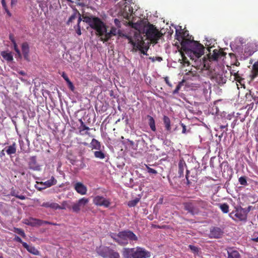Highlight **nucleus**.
Instances as JSON below:
<instances>
[{
	"instance_id": "f257e3e1",
	"label": "nucleus",
	"mask_w": 258,
	"mask_h": 258,
	"mask_svg": "<svg viewBox=\"0 0 258 258\" xmlns=\"http://www.w3.org/2000/svg\"><path fill=\"white\" fill-rule=\"evenodd\" d=\"M181 48L188 54L190 59L197 63L198 60L204 54L205 47L203 45L194 40H186L181 44Z\"/></svg>"
},
{
	"instance_id": "f03ea898",
	"label": "nucleus",
	"mask_w": 258,
	"mask_h": 258,
	"mask_svg": "<svg viewBox=\"0 0 258 258\" xmlns=\"http://www.w3.org/2000/svg\"><path fill=\"white\" fill-rule=\"evenodd\" d=\"M83 19L84 22L96 31L100 38L103 36L104 33L106 31V25L100 18L93 16H86L83 17Z\"/></svg>"
},
{
	"instance_id": "7ed1b4c3",
	"label": "nucleus",
	"mask_w": 258,
	"mask_h": 258,
	"mask_svg": "<svg viewBox=\"0 0 258 258\" xmlns=\"http://www.w3.org/2000/svg\"><path fill=\"white\" fill-rule=\"evenodd\" d=\"M144 31L146 36L150 43L156 44L158 39L161 37V33L153 24L148 23V25L145 26Z\"/></svg>"
},
{
	"instance_id": "20e7f679",
	"label": "nucleus",
	"mask_w": 258,
	"mask_h": 258,
	"mask_svg": "<svg viewBox=\"0 0 258 258\" xmlns=\"http://www.w3.org/2000/svg\"><path fill=\"white\" fill-rule=\"evenodd\" d=\"M127 39L128 42L133 45L134 49L140 50L141 53L144 54H146V52L148 50L149 46L148 44H145L142 37L136 36L135 41H134L131 37H127Z\"/></svg>"
},
{
	"instance_id": "39448f33",
	"label": "nucleus",
	"mask_w": 258,
	"mask_h": 258,
	"mask_svg": "<svg viewBox=\"0 0 258 258\" xmlns=\"http://www.w3.org/2000/svg\"><path fill=\"white\" fill-rule=\"evenodd\" d=\"M120 237L119 245H125L128 243V241H137L138 238L136 234L129 230L120 231L118 233Z\"/></svg>"
},
{
	"instance_id": "423d86ee",
	"label": "nucleus",
	"mask_w": 258,
	"mask_h": 258,
	"mask_svg": "<svg viewBox=\"0 0 258 258\" xmlns=\"http://www.w3.org/2000/svg\"><path fill=\"white\" fill-rule=\"evenodd\" d=\"M229 216L235 221H246L247 213L242 208L236 209L229 214Z\"/></svg>"
},
{
	"instance_id": "0eeeda50",
	"label": "nucleus",
	"mask_w": 258,
	"mask_h": 258,
	"mask_svg": "<svg viewBox=\"0 0 258 258\" xmlns=\"http://www.w3.org/2000/svg\"><path fill=\"white\" fill-rule=\"evenodd\" d=\"M99 253L104 258H120L118 252L108 247L102 248L99 251Z\"/></svg>"
},
{
	"instance_id": "6e6552de",
	"label": "nucleus",
	"mask_w": 258,
	"mask_h": 258,
	"mask_svg": "<svg viewBox=\"0 0 258 258\" xmlns=\"http://www.w3.org/2000/svg\"><path fill=\"white\" fill-rule=\"evenodd\" d=\"M93 203L97 206H103L105 208H108L111 204L109 199L100 196H95L93 199Z\"/></svg>"
},
{
	"instance_id": "1a4fd4ad",
	"label": "nucleus",
	"mask_w": 258,
	"mask_h": 258,
	"mask_svg": "<svg viewBox=\"0 0 258 258\" xmlns=\"http://www.w3.org/2000/svg\"><path fill=\"white\" fill-rule=\"evenodd\" d=\"M89 202V199L86 198H82L79 199L72 206V209L74 212L79 213L81 209L84 207Z\"/></svg>"
},
{
	"instance_id": "9d476101",
	"label": "nucleus",
	"mask_w": 258,
	"mask_h": 258,
	"mask_svg": "<svg viewBox=\"0 0 258 258\" xmlns=\"http://www.w3.org/2000/svg\"><path fill=\"white\" fill-rule=\"evenodd\" d=\"M184 209L187 211L192 215L197 214L199 213L200 210L197 203V201L194 203H185L184 204Z\"/></svg>"
},
{
	"instance_id": "9b49d317",
	"label": "nucleus",
	"mask_w": 258,
	"mask_h": 258,
	"mask_svg": "<svg viewBox=\"0 0 258 258\" xmlns=\"http://www.w3.org/2000/svg\"><path fill=\"white\" fill-rule=\"evenodd\" d=\"M150 256V252L138 247L134 248V258H148Z\"/></svg>"
},
{
	"instance_id": "f8f14e48",
	"label": "nucleus",
	"mask_w": 258,
	"mask_h": 258,
	"mask_svg": "<svg viewBox=\"0 0 258 258\" xmlns=\"http://www.w3.org/2000/svg\"><path fill=\"white\" fill-rule=\"evenodd\" d=\"M117 32L118 30L115 27H112L109 32H107V29H106V31L104 33L103 36L100 38V40L104 43L107 42L113 36H116Z\"/></svg>"
},
{
	"instance_id": "ddd939ff",
	"label": "nucleus",
	"mask_w": 258,
	"mask_h": 258,
	"mask_svg": "<svg viewBox=\"0 0 258 258\" xmlns=\"http://www.w3.org/2000/svg\"><path fill=\"white\" fill-rule=\"evenodd\" d=\"M175 36L176 39L180 41V44H182V42L186 40H191V36L189 38H188L189 36L188 31L187 30H184L182 33L179 32L178 30H176L175 31Z\"/></svg>"
},
{
	"instance_id": "4468645a",
	"label": "nucleus",
	"mask_w": 258,
	"mask_h": 258,
	"mask_svg": "<svg viewBox=\"0 0 258 258\" xmlns=\"http://www.w3.org/2000/svg\"><path fill=\"white\" fill-rule=\"evenodd\" d=\"M223 232L221 228L214 227L210 230L209 236L210 238H219L223 235Z\"/></svg>"
},
{
	"instance_id": "2eb2a0df",
	"label": "nucleus",
	"mask_w": 258,
	"mask_h": 258,
	"mask_svg": "<svg viewBox=\"0 0 258 258\" xmlns=\"http://www.w3.org/2000/svg\"><path fill=\"white\" fill-rule=\"evenodd\" d=\"M74 186L75 189L78 194L81 195H85L87 194V188L82 182H76L75 184H74Z\"/></svg>"
},
{
	"instance_id": "dca6fc26",
	"label": "nucleus",
	"mask_w": 258,
	"mask_h": 258,
	"mask_svg": "<svg viewBox=\"0 0 258 258\" xmlns=\"http://www.w3.org/2000/svg\"><path fill=\"white\" fill-rule=\"evenodd\" d=\"M29 168L33 170H39L40 166L37 162L36 156H32L29 158L28 163Z\"/></svg>"
},
{
	"instance_id": "f3484780",
	"label": "nucleus",
	"mask_w": 258,
	"mask_h": 258,
	"mask_svg": "<svg viewBox=\"0 0 258 258\" xmlns=\"http://www.w3.org/2000/svg\"><path fill=\"white\" fill-rule=\"evenodd\" d=\"M175 29V27H174L173 25L171 24V25H169L168 23L166 24V26L162 27V36L163 35H167V36L171 37L172 34L173 33V29Z\"/></svg>"
},
{
	"instance_id": "a211bd4d",
	"label": "nucleus",
	"mask_w": 258,
	"mask_h": 258,
	"mask_svg": "<svg viewBox=\"0 0 258 258\" xmlns=\"http://www.w3.org/2000/svg\"><path fill=\"white\" fill-rule=\"evenodd\" d=\"M37 203L41 206L45 208H50L53 210H56L57 203L52 201L44 202L42 203L39 201H37Z\"/></svg>"
},
{
	"instance_id": "6ab92c4d",
	"label": "nucleus",
	"mask_w": 258,
	"mask_h": 258,
	"mask_svg": "<svg viewBox=\"0 0 258 258\" xmlns=\"http://www.w3.org/2000/svg\"><path fill=\"white\" fill-rule=\"evenodd\" d=\"M79 121L81 124L78 128L80 134L83 136L85 135H90V133L88 132V131L90 130V128L85 125L82 119H80Z\"/></svg>"
},
{
	"instance_id": "aec40b11",
	"label": "nucleus",
	"mask_w": 258,
	"mask_h": 258,
	"mask_svg": "<svg viewBox=\"0 0 258 258\" xmlns=\"http://www.w3.org/2000/svg\"><path fill=\"white\" fill-rule=\"evenodd\" d=\"M23 246L32 254L35 255H40V251L32 245H29L26 242H23Z\"/></svg>"
},
{
	"instance_id": "412c9836",
	"label": "nucleus",
	"mask_w": 258,
	"mask_h": 258,
	"mask_svg": "<svg viewBox=\"0 0 258 258\" xmlns=\"http://www.w3.org/2000/svg\"><path fill=\"white\" fill-rule=\"evenodd\" d=\"M22 51L24 55V58L29 61V46L27 42H25L22 44Z\"/></svg>"
},
{
	"instance_id": "4be33fe9",
	"label": "nucleus",
	"mask_w": 258,
	"mask_h": 258,
	"mask_svg": "<svg viewBox=\"0 0 258 258\" xmlns=\"http://www.w3.org/2000/svg\"><path fill=\"white\" fill-rule=\"evenodd\" d=\"M227 258H241L239 252L233 248H228L227 249Z\"/></svg>"
},
{
	"instance_id": "5701e85b",
	"label": "nucleus",
	"mask_w": 258,
	"mask_h": 258,
	"mask_svg": "<svg viewBox=\"0 0 258 258\" xmlns=\"http://www.w3.org/2000/svg\"><path fill=\"white\" fill-rule=\"evenodd\" d=\"M258 76V60L254 63L252 67L250 77L251 80Z\"/></svg>"
},
{
	"instance_id": "b1692460",
	"label": "nucleus",
	"mask_w": 258,
	"mask_h": 258,
	"mask_svg": "<svg viewBox=\"0 0 258 258\" xmlns=\"http://www.w3.org/2000/svg\"><path fill=\"white\" fill-rule=\"evenodd\" d=\"M124 258H134V248H125L122 251Z\"/></svg>"
},
{
	"instance_id": "393cba45",
	"label": "nucleus",
	"mask_w": 258,
	"mask_h": 258,
	"mask_svg": "<svg viewBox=\"0 0 258 258\" xmlns=\"http://www.w3.org/2000/svg\"><path fill=\"white\" fill-rule=\"evenodd\" d=\"M8 155H11L14 154L16 152L17 146L15 143H14L12 145L6 147L4 149Z\"/></svg>"
},
{
	"instance_id": "a878e982",
	"label": "nucleus",
	"mask_w": 258,
	"mask_h": 258,
	"mask_svg": "<svg viewBox=\"0 0 258 258\" xmlns=\"http://www.w3.org/2000/svg\"><path fill=\"white\" fill-rule=\"evenodd\" d=\"M186 166L185 162L183 160H180L178 163V173L179 175V177H183V172L184 170V167Z\"/></svg>"
},
{
	"instance_id": "bb28decb",
	"label": "nucleus",
	"mask_w": 258,
	"mask_h": 258,
	"mask_svg": "<svg viewBox=\"0 0 258 258\" xmlns=\"http://www.w3.org/2000/svg\"><path fill=\"white\" fill-rule=\"evenodd\" d=\"M90 148L93 150H100L101 148V145L100 142L95 139H93L90 143Z\"/></svg>"
},
{
	"instance_id": "cd10ccee",
	"label": "nucleus",
	"mask_w": 258,
	"mask_h": 258,
	"mask_svg": "<svg viewBox=\"0 0 258 258\" xmlns=\"http://www.w3.org/2000/svg\"><path fill=\"white\" fill-rule=\"evenodd\" d=\"M163 121L165 130L169 133H171V122L169 117L164 116L163 117Z\"/></svg>"
},
{
	"instance_id": "c85d7f7f",
	"label": "nucleus",
	"mask_w": 258,
	"mask_h": 258,
	"mask_svg": "<svg viewBox=\"0 0 258 258\" xmlns=\"http://www.w3.org/2000/svg\"><path fill=\"white\" fill-rule=\"evenodd\" d=\"M216 80L219 85H221L226 83L227 81V78L225 76L218 74L216 77Z\"/></svg>"
},
{
	"instance_id": "c756f323",
	"label": "nucleus",
	"mask_w": 258,
	"mask_h": 258,
	"mask_svg": "<svg viewBox=\"0 0 258 258\" xmlns=\"http://www.w3.org/2000/svg\"><path fill=\"white\" fill-rule=\"evenodd\" d=\"M1 55L8 61H11L13 60V56L11 52L3 51L1 52Z\"/></svg>"
},
{
	"instance_id": "7c9ffc66",
	"label": "nucleus",
	"mask_w": 258,
	"mask_h": 258,
	"mask_svg": "<svg viewBox=\"0 0 258 258\" xmlns=\"http://www.w3.org/2000/svg\"><path fill=\"white\" fill-rule=\"evenodd\" d=\"M208 55V59L210 61H213V60H217V59L219 56V53L217 50L215 49L213 51V53L212 54H211L210 53Z\"/></svg>"
},
{
	"instance_id": "2f4dec72",
	"label": "nucleus",
	"mask_w": 258,
	"mask_h": 258,
	"mask_svg": "<svg viewBox=\"0 0 258 258\" xmlns=\"http://www.w3.org/2000/svg\"><path fill=\"white\" fill-rule=\"evenodd\" d=\"M218 206L223 213H227L229 212V205L227 203L218 204Z\"/></svg>"
},
{
	"instance_id": "473e14b6",
	"label": "nucleus",
	"mask_w": 258,
	"mask_h": 258,
	"mask_svg": "<svg viewBox=\"0 0 258 258\" xmlns=\"http://www.w3.org/2000/svg\"><path fill=\"white\" fill-rule=\"evenodd\" d=\"M197 203L198 205V207H200L204 209H207L209 207L208 203L205 201L200 200L197 201Z\"/></svg>"
},
{
	"instance_id": "72a5a7b5",
	"label": "nucleus",
	"mask_w": 258,
	"mask_h": 258,
	"mask_svg": "<svg viewBox=\"0 0 258 258\" xmlns=\"http://www.w3.org/2000/svg\"><path fill=\"white\" fill-rule=\"evenodd\" d=\"M57 182L56 180L53 176H52L49 180H48L44 182V184L47 187H50L52 185L56 184Z\"/></svg>"
},
{
	"instance_id": "f704fd0d",
	"label": "nucleus",
	"mask_w": 258,
	"mask_h": 258,
	"mask_svg": "<svg viewBox=\"0 0 258 258\" xmlns=\"http://www.w3.org/2000/svg\"><path fill=\"white\" fill-rule=\"evenodd\" d=\"M30 220H31V223H25V224L31 226H40V222L38 221H40V219L31 218Z\"/></svg>"
},
{
	"instance_id": "c9c22d12",
	"label": "nucleus",
	"mask_w": 258,
	"mask_h": 258,
	"mask_svg": "<svg viewBox=\"0 0 258 258\" xmlns=\"http://www.w3.org/2000/svg\"><path fill=\"white\" fill-rule=\"evenodd\" d=\"M94 154L95 157L98 159H103L105 157V154L101 151V150L95 151Z\"/></svg>"
},
{
	"instance_id": "e433bc0d",
	"label": "nucleus",
	"mask_w": 258,
	"mask_h": 258,
	"mask_svg": "<svg viewBox=\"0 0 258 258\" xmlns=\"http://www.w3.org/2000/svg\"><path fill=\"white\" fill-rule=\"evenodd\" d=\"M67 208H71V207L68 204V202L63 201L61 203V205L57 204L56 210H65Z\"/></svg>"
},
{
	"instance_id": "4c0bfd02",
	"label": "nucleus",
	"mask_w": 258,
	"mask_h": 258,
	"mask_svg": "<svg viewBox=\"0 0 258 258\" xmlns=\"http://www.w3.org/2000/svg\"><path fill=\"white\" fill-rule=\"evenodd\" d=\"M13 231L19 234L23 238H25L26 236L24 230L21 228L14 227Z\"/></svg>"
},
{
	"instance_id": "58836bf2",
	"label": "nucleus",
	"mask_w": 258,
	"mask_h": 258,
	"mask_svg": "<svg viewBox=\"0 0 258 258\" xmlns=\"http://www.w3.org/2000/svg\"><path fill=\"white\" fill-rule=\"evenodd\" d=\"M12 43L13 44L14 49L15 50V51L17 53V54H16L17 56H18L20 58H22V54L21 53V52H20V50L19 49V48L18 47V45H17V44L16 43V42H13Z\"/></svg>"
},
{
	"instance_id": "ea45409f",
	"label": "nucleus",
	"mask_w": 258,
	"mask_h": 258,
	"mask_svg": "<svg viewBox=\"0 0 258 258\" xmlns=\"http://www.w3.org/2000/svg\"><path fill=\"white\" fill-rule=\"evenodd\" d=\"M148 117L149 118V123L150 127L152 131H155V129H156L154 120L152 116H148Z\"/></svg>"
},
{
	"instance_id": "a19ab883",
	"label": "nucleus",
	"mask_w": 258,
	"mask_h": 258,
	"mask_svg": "<svg viewBox=\"0 0 258 258\" xmlns=\"http://www.w3.org/2000/svg\"><path fill=\"white\" fill-rule=\"evenodd\" d=\"M238 181L241 185H247L248 183L246 180V177L245 176H241L238 179Z\"/></svg>"
},
{
	"instance_id": "79ce46f5",
	"label": "nucleus",
	"mask_w": 258,
	"mask_h": 258,
	"mask_svg": "<svg viewBox=\"0 0 258 258\" xmlns=\"http://www.w3.org/2000/svg\"><path fill=\"white\" fill-rule=\"evenodd\" d=\"M139 202V199L138 198H136V199H134L133 200H131L128 202V206L130 207H133L136 206V205Z\"/></svg>"
},
{
	"instance_id": "37998d69",
	"label": "nucleus",
	"mask_w": 258,
	"mask_h": 258,
	"mask_svg": "<svg viewBox=\"0 0 258 258\" xmlns=\"http://www.w3.org/2000/svg\"><path fill=\"white\" fill-rule=\"evenodd\" d=\"M188 247L195 254H198V252H199L200 248L197 246H195L192 245H189Z\"/></svg>"
},
{
	"instance_id": "c03bdc74",
	"label": "nucleus",
	"mask_w": 258,
	"mask_h": 258,
	"mask_svg": "<svg viewBox=\"0 0 258 258\" xmlns=\"http://www.w3.org/2000/svg\"><path fill=\"white\" fill-rule=\"evenodd\" d=\"M111 237L116 242L119 244L120 241V237L118 236V233L117 234H115L114 233H112L111 235Z\"/></svg>"
},
{
	"instance_id": "a18cd8bd",
	"label": "nucleus",
	"mask_w": 258,
	"mask_h": 258,
	"mask_svg": "<svg viewBox=\"0 0 258 258\" xmlns=\"http://www.w3.org/2000/svg\"><path fill=\"white\" fill-rule=\"evenodd\" d=\"M183 85L182 82H179L178 85L176 86V88L173 91V94H175L178 92L179 90L180 89L181 87Z\"/></svg>"
},
{
	"instance_id": "49530a36",
	"label": "nucleus",
	"mask_w": 258,
	"mask_h": 258,
	"mask_svg": "<svg viewBox=\"0 0 258 258\" xmlns=\"http://www.w3.org/2000/svg\"><path fill=\"white\" fill-rule=\"evenodd\" d=\"M234 77V80L239 83H241V81L243 80V79L240 76L239 73L236 74Z\"/></svg>"
},
{
	"instance_id": "de8ad7c7",
	"label": "nucleus",
	"mask_w": 258,
	"mask_h": 258,
	"mask_svg": "<svg viewBox=\"0 0 258 258\" xmlns=\"http://www.w3.org/2000/svg\"><path fill=\"white\" fill-rule=\"evenodd\" d=\"M67 83L68 84V86L69 88L72 91H74L75 90V86L73 83L70 80L67 82Z\"/></svg>"
},
{
	"instance_id": "09e8293b",
	"label": "nucleus",
	"mask_w": 258,
	"mask_h": 258,
	"mask_svg": "<svg viewBox=\"0 0 258 258\" xmlns=\"http://www.w3.org/2000/svg\"><path fill=\"white\" fill-rule=\"evenodd\" d=\"M12 196H14L17 198L22 200H25L26 199V197L24 195H14V192H12Z\"/></svg>"
},
{
	"instance_id": "8fccbe9b",
	"label": "nucleus",
	"mask_w": 258,
	"mask_h": 258,
	"mask_svg": "<svg viewBox=\"0 0 258 258\" xmlns=\"http://www.w3.org/2000/svg\"><path fill=\"white\" fill-rule=\"evenodd\" d=\"M146 167L147 168L148 172L149 173H152V174H156V173H157V172H156V171L155 169L150 168L148 165H146Z\"/></svg>"
},
{
	"instance_id": "3c124183",
	"label": "nucleus",
	"mask_w": 258,
	"mask_h": 258,
	"mask_svg": "<svg viewBox=\"0 0 258 258\" xmlns=\"http://www.w3.org/2000/svg\"><path fill=\"white\" fill-rule=\"evenodd\" d=\"M208 60L206 59V58L204 57L203 58L202 61H201V60L200 59V66H203V67H206V62Z\"/></svg>"
},
{
	"instance_id": "603ef678",
	"label": "nucleus",
	"mask_w": 258,
	"mask_h": 258,
	"mask_svg": "<svg viewBox=\"0 0 258 258\" xmlns=\"http://www.w3.org/2000/svg\"><path fill=\"white\" fill-rule=\"evenodd\" d=\"M76 18V16L75 15H72L69 19L68 22H67V24H69L70 23L72 22L74 19H75Z\"/></svg>"
},
{
	"instance_id": "864d4df0",
	"label": "nucleus",
	"mask_w": 258,
	"mask_h": 258,
	"mask_svg": "<svg viewBox=\"0 0 258 258\" xmlns=\"http://www.w3.org/2000/svg\"><path fill=\"white\" fill-rule=\"evenodd\" d=\"M14 240L17 241V242L21 243L22 245H23V243L24 242L22 240L21 238L20 237H19L18 236H17V235L15 236V237L14 238Z\"/></svg>"
},
{
	"instance_id": "5fc2aeb1",
	"label": "nucleus",
	"mask_w": 258,
	"mask_h": 258,
	"mask_svg": "<svg viewBox=\"0 0 258 258\" xmlns=\"http://www.w3.org/2000/svg\"><path fill=\"white\" fill-rule=\"evenodd\" d=\"M61 77L63 78V79L66 81V82L67 81H68L69 80H70L68 76H67V75L64 73V72H62V74H61Z\"/></svg>"
},
{
	"instance_id": "6e6d98bb",
	"label": "nucleus",
	"mask_w": 258,
	"mask_h": 258,
	"mask_svg": "<svg viewBox=\"0 0 258 258\" xmlns=\"http://www.w3.org/2000/svg\"><path fill=\"white\" fill-rule=\"evenodd\" d=\"M9 39L12 43L16 42L14 35L12 33L9 34Z\"/></svg>"
},
{
	"instance_id": "4d7b16f0",
	"label": "nucleus",
	"mask_w": 258,
	"mask_h": 258,
	"mask_svg": "<svg viewBox=\"0 0 258 258\" xmlns=\"http://www.w3.org/2000/svg\"><path fill=\"white\" fill-rule=\"evenodd\" d=\"M2 6L5 10H6L8 9V7L7 6L6 1H1Z\"/></svg>"
},
{
	"instance_id": "13d9d810",
	"label": "nucleus",
	"mask_w": 258,
	"mask_h": 258,
	"mask_svg": "<svg viewBox=\"0 0 258 258\" xmlns=\"http://www.w3.org/2000/svg\"><path fill=\"white\" fill-rule=\"evenodd\" d=\"M39 222H40V226L43 224H50V222L47 221H44L40 220V221H38Z\"/></svg>"
},
{
	"instance_id": "bf43d9fd",
	"label": "nucleus",
	"mask_w": 258,
	"mask_h": 258,
	"mask_svg": "<svg viewBox=\"0 0 258 258\" xmlns=\"http://www.w3.org/2000/svg\"><path fill=\"white\" fill-rule=\"evenodd\" d=\"M181 126L182 127V133L185 134L186 132L185 125L183 123H181Z\"/></svg>"
},
{
	"instance_id": "052dcab7",
	"label": "nucleus",
	"mask_w": 258,
	"mask_h": 258,
	"mask_svg": "<svg viewBox=\"0 0 258 258\" xmlns=\"http://www.w3.org/2000/svg\"><path fill=\"white\" fill-rule=\"evenodd\" d=\"M238 73V71H236L235 70H234V69H231L230 70V73L232 75H233L234 76L237 74V73Z\"/></svg>"
},
{
	"instance_id": "680f3d73",
	"label": "nucleus",
	"mask_w": 258,
	"mask_h": 258,
	"mask_svg": "<svg viewBox=\"0 0 258 258\" xmlns=\"http://www.w3.org/2000/svg\"><path fill=\"white\" fill-rule=\"evenodd\" d=\"M227 127H228V124L227 123H226V124H224V125H220V128H221V130L225 128L226 129V131H227V130H228Z\"/></svg>"
},
{
	"instance_id": "e2e57ef3",
	"label": "nucleus",
	"mask_w": 258,
	"mask_h": 258,
	"mask_svg": "<svg viewBox=\"0 0 258 258\" xmlns=\"http://www.w3.org/2000/svg\"><path fill=\"white\" fill-rule=\"evenodd\" d=\"M164 81H165L166 83L170 87H171V84L169 82V79L168 77H165L164 78Z\"/></svg>"
},
{
	"instance_id": "0e129e2a",
	"label": "nucleus",
	"mask_w": 258,
	"mask_h": 258,
	"mask_svg": "<svg viewBox=\"0 0 258 258\" xmlns=\"http://www.w3.org/2000/svg\"><path fill=\"white\" fill-rule=\"evenodd\" d=\"M76 33L78 35H81V30L80 26H78V28L76 30Z\"/></svg>"
},
{
	"instance_id": "69168bd1",
	"label": "nucleus",
	"mask_w": 258,
	"mask_h": 258,
	"mask_svg": "<svg viewBox=\"0 0 258 258\" xmlns=\"http://www.w3.org/2000/svg\"><path fill=\"white\" fill-rule=\"evenodd\" d=\"M11 6L12 7L15 6L17 3V0H11Z\"/></svg>"
},
{
	"instance_id": "338daca9",
	"label": "nucleus",
	"mask_w": 258,
	"mask_h": 258,
	"mask_svg": "<svg viewBox=\"0 0 258 258\" xmlns=\"http://www.w3.org/2000/svg\"><path fill=\"white\" fill-rule=\"evenodd\" d=\"M5 12L7 13V15L9 17H11L12 16L11 13H10V12L9 11V10L8 9H7L6 10H5Z\"/></svg>"
},
{
	"instance_id": "774afa93",
	"label": "nucleus",
	"mask_w": 258,
	"mask_h": 258,
	"mask_svg": "<svg viewBox=\"0 0 258 258\" xmlns=\"http://www.w3.org/2000/svg\"><path fill=\"white\" fill-rule=\"evenodd\" d=\"M18 73L22 76H25L26 75V73L23 71H19Z\"/></svg>"
}]
</instances>
